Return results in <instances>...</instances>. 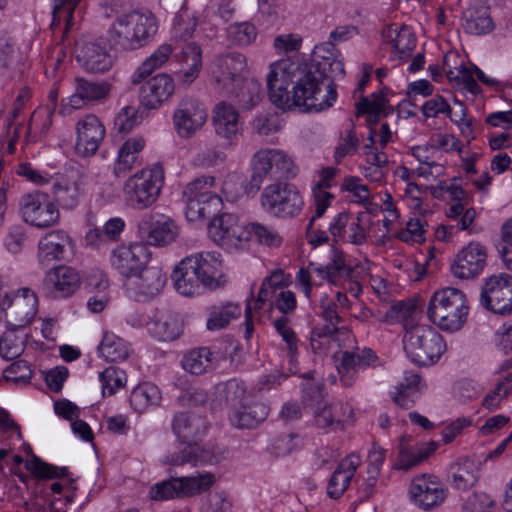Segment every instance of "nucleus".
Returning a JSON list of instances; mask_svg holds the SVG:
<instances>
[{
  "instance_id": "nucleus-25",
  "label": "nucleus",
  "mask_w": 512,
  "mask_h": 512,
  "mask_svg": "<svg viewBox=\"0 0 512 512\" xmlns=\"http://www.w3.org/2000/svg\"><path fill=\"white\" fill-rule=\"evenodd\" d=\"M208 423L205 417L180 412L176 414L172 421V430L176 437L182 442V447L190 446L194 448L198 441L205 435Z\"/></svg>"
},
{
  "instance_id": "nucleus-12",
  "label": "nucleus",
  "mask_w": 512,
  "mask_h": 512,
  "mask_svg": "<svg viewBox=\"0 0 512 512\" xmlns=\"http://www.w3.org/2000/svg\"><path fill=\"white\" fill-rule=\"evenodd\" d=\"M19 210L24 221L37 228L51 227L60 217L58 207L50 196L38 190L22 195Z\"/></svg>"
},
{
  "instance_id": "nucleus-34",
  "label": "nucleus",
  "mask_w": 512,
  "mask_h": 512,
  "mask_svg": "<svg viewBox=\"0 0 512 512\" xmlns=\"http://www.w3.org/2000/svg\"><path fill=\"white\" fill-rule=\"evenodd\" d=\"M180 49L178 60L182 64V68L177 73L178 81L184 85H190L201 70L202 51L195 42L184 43Z\"/></svg>"
},
{
  "instance_id": "nucleus-36",
  "label": "nucleus",
  "mask_w": 512,
  "mask_h": 512,
  "mask_svg": "<svg viewBox=\"0 0 512 512\" xmlns=\"http://www.w3.org/2000/svg\"><path fill=\"white\" fill-rule=\"evenodd\" d=\"M424 386L418 373L405 371L403 380L396 387L397 392L393 396V400L401 408L410 409L419 398Z\"/></svg>"
},
{
  "instance_id": "nucleus-18",
  "label": "nucleus",
  "mask_w": 512,
  "mask_h": 512,
  "mask_svg": "<svg viewBox=\"0 0 512 512\" xmlns=\"http://www.w3.org/2000/svg\"><path fill=\"white\" fill-rule=\"evenodd\" d=\"M487 257L486 246L472 241L457 253L450 266V271L457 278L474 279L486 267Z\"/></svg>"
},
{
  "instance_id": "nucleus-57",
  "label": "nucleus",
  "mask_w": 512,
  "mask_h": 512,
  "mask_svg": "<svg viewBox=\"0 0 512 512\" xmlns=\"http://www.w3.org/2000/svg\"><path fill=\"white\" fill-rule=\"evenodd\" d=\"M453 484L457 489L466 490L473 487L477 481V474L474 472L473 463L466 461L451 466Z\"/></svg>"
},
{
  "instance_id": "nucleus-52",
  "label": "nucleus",
  "mask_w": 512,
  "mask_h": 512,
  "mask_svg": "<svg viewBox=\"0 0 512 512\" xmlns=\"http://www.w3.org/2000/svg\"><path fill=\"white\" fill-rule=\"evenodd\" d=\"M197 21L187 8L182 7L173 20V38L179 42H186L192 37Z\"/></svg>"
},
{
  "instance_id": "nucleus-6",
  "label": "nucleus",
  "mask_w": 512,
  "mask_h": 512,
  "mask_svg": "<svg viewBox=\"0 0 512 512\" xmlns=\"http://www.w3.org/2000/svg\"><path fill=\"white\" fill-rule=\"evenodd\" d=\"M252 174L245 190L248 194L258 192L265 179H291L297 174V167L288 155L278 149H261L251 161Z\"/></svg>"
},
{
  "instance_id": "nucleus-33",
  "label": "nucleus",
  "mask_w": 512,
  "mask_h": 512,
  "mask_svg": "<svg viewBox=\"0 0 512 512\" xmlns=\"http://www.w3.org/2000/svg\"><path fill=\"white\" fill-rule=\"evenodd\" d=\"M360 463L356 454H350L339 463L328 482L327 493L331 498L338 499L346 491Z\"/></svg>"
},
{
  "instance_id": "nucleus-2",
  "label": "nucleus",
  "mask_w": 512,
  "mask_h": 512,
  "mask_svg": "<svg viewBox=\"0 0 512 512\" xmlns=\"http://www.w3.org/2000/svg\"><path fill=\"white\" fill-rule=\"evenodd\" d=\"M222 261L216 253L201 252L185 257L174 269L176 290L185 296L199 292L201 286L215 288L221 276Z\"/></svg>"
},
{
  "instance_id": "nucleus-39",
  "label": "nucleus",
  "mask_w": 512,
  "mask_h": 512,
  "mask_svg": "<svg viewBox=\"0 0 512 512\" xmlns=\"http://www.w3.org/2000/svg\"><path fill=\"white\" fill-rule=\"evenodd\" d=\"M182 201L185 204V216L189 222L203 221L213 217L220 211L223 204L221 198L209 200L182 197Z\"/></svg>"
},
{
  "instance_id": "nucleus-14",
  "label": "nucleus",
  "mask_w": 512,
  "mask_h": 512,
  "mask_svg": "<svg viewBox=\"0 0 512 512\" xmlns=\"http://www.w3.org/2000/svg\"><path fill=\"white\" fill-rule=\"evenodd\" d=\"M210 238L226 249H238L243 243L249 241L247 226L241 224L236 215L223 213L213 216L208 227Z\"/></svg>"
},
{
  "instance_id": "nucleus-16",
  "label": "nucleus",
  "mask_w": 512,
  "mask_h": 512,
  "mask_svg": "<svg viewBox=\"0 0 512 512\" xmlns=\"http://www.w3.org/2000/svg\"><path fill=\"white\" fill-rule=\"evenodd\" d=\"M77 62L90 73H105L114 62L107 44L100 40L81 38L75 44Z\"/></svg>"
},
{
  "instance_id": "nucleus-53",
  "label": "nucleus",
  "mask_w": 512,
  "mask_h": 512,
  "mask_svg": "<svg viewBox=\"0 0 512 512\" xmlns=\"http://www.w3.org/2000/svg\"><path fill=\"white\" fill-rule=\"evenodd\" d=\"M339 327L333 325L316 326L311 331V347L315 353H325L336 340Z\"/></svg>"
},
{
  "instance_id": "nucleus-63",
  "label": "nucleus",
  "mask_w": 512,
  "mask_h": 512,
  "mask_svg": "<svg viewBox=\"0 0 512 512\" xmlns=\"http://www.w3.org/2000/svg\"><path fill=\"white\" fill-rule=\"evenodd\" d=\"M324 393V383L321 381L308 382L303 387L302 403L305 409L314 410L317 406L327 401Z\"/></svg>"
},
{
  "instance_id": "nucleus-11",
  "label": "nucleus",
  "mask_w": 512,
  "mask_h": 512,
  "mask_svg": "<svg viewBox=\"0 0 512 512\" xmlns=\"http://www.w3.org/2000/svg\"><path fill=\"white\" fill-rule=\"evenodd\" d=\"M246 58L238 52L220 54L210 64L209 73L213 88L220 94L233 92L234 86L243 78Z\"/></svg>"
},
{
  "instance_id": "nucleus-1",
  "label": "nucleus",
  "mask_w": 512,
  "mask_h": 512,
  "mask_svg": "<svg viewBox=\"0 0 512 512\" xmlns=\"http://www.w3.org/2000/svg\"><path fill=\"white\" fill-rule=\"evenodd\" d=\"M302 71V66L279 61L271 64L267 75V90L270 101L280 109L293 106H305L307 109L321 111L325 108V99L311 87L313 78Z\"/></svg>"
},
{
  "instance_id": "nucleus-56",
  "label": "nucleus",
  "mask_w": 512,
  "mask_h": 512,
  "mask_svg": "<svg viewBox=\"0 0 512 512\" xmlns=\"http://www.w3.org/2000/svg\"><path fill=\"white\" fill-rule=\"evenodd\" d=\"M52 26L65 24L64 36L73 25V13L80 0H53Z\"/></svg>"
},
{
  "instance_id": "nucleus-22",
  "label": "nucleus",
  "mask_w": 512,
  "mask_h": 512,
  "mask_svg": "<svg viewBox=\"0 0 512 512\" xmlns=\"http://www.w3.org/2000/svg\"><path fill=\"white\" fill-rule=\"evenodd\" d=\"M409 494L411 500L425 511L437 507L446 497L443 486L437 477L427 474L416 476L412 480Z\"/></svg>"
},
{
  "instance_id": "nucleus-49",
  "label": "nucleus",
  "mask_w": 512,
  "mask_h": 512,
  "mask_svg": "<svg viewBox=\"0 0 512 512\" xmlns=\"http://www.w3.org/2000/svg\"><path fill=\"white\" fill-rule=\"evenodd\" d=\"M215 185L213 176L203 175L189 182L182 192L183 198L209 199L221 198L218 194L211 191Z\"/></svg>"
},
{
  "instance_id": "nucleus-54",
  "label": "nucleus",
  "mask_w": 512,
  "mask_h": 512,
  "mask_svg": "<svg viewBox=\"0 0 512 512\" xmlns=\"http://www.w3.org/2000/svg\"><path fill=\"white\" fill-rule=\"evenodd\" d=\"M25 350V341L15 332L8 330L0 338V356L7 361L17 359Z\"/></svg>"
},
{
  "instance_id": "nucleus-13",
  "label": "nucleus",
  "mask_w": 512,
  "mask_h": 512,
  "mask_svg": "<svg viewBox=\"0 0 512 512\" xmlns=\"http://www.w3.org/2000/svg\"><path fill=\"white\" fill-rule=\"evenodd\" d=\"M480 302L496 314H510L512 312V276L500 273L488 277L481 290Z\"/></svg>"
},
{
  "instance_id": "nucleus-35",
  "label": "nucleus",
  "mask_w": 512,
  "mask_h": 512,
  "mask_svg": "<svg viewBox=\"0 0 512 512\" xmlns=\"http://www.w3.org/2000/svg\"><path fill=\"white\" fill-rule=\"evenodd\" d=\"M233 90V92H226L223 95L233 99L242 111L252 110L263 97L261 84L254 78L243 77Z\"/></svg>"
},
{
  "instance_id": "nucleus-8",
  "label": "nucleus",
  "mask_w": 512,
  "mask_h": 512,
  "mask_svg": "<svg viewBox=\"0 0 512 512\" xmlns=\"http://www.w3.org/2000/svg\"><path fill=\"white\" fill-rule=\"evenodd\" d=\"M262 208L271 216L288 220L299 216L304 208V198L297 186L276 182L266 186L260 197Z\"/></svg>"
},
{
  "instance_id": "nucleus-45",
  "label": "nucleus",
  "mask_w": 512,
  "mask_h": 512,
  "mask_svg": "<svg viewBox=\"0 0 512 512\" xmlns=\"http://www.w3.org/2000/svg\"><path fill=\"white\" fill-rule=\"evenodd\" d=\"M436 449L437 444L435 442L422 444L413 450L401 448L393 467L396 470L407 471L423 462Z\"/></svg>"
},
{
  "instance_id": "nucleus-38",
  "label": "nucleus",
  "mask_w": 512,
  "mask_h": 512,
  "mask_svg": "<svg viewBox=\"0 0 512 512\" xmlns=\"http://www.w3.org/2000/svg\"><path fill=\"white\" fill-rule=\"evenodd\" d=\"M354 274V269L351 266L346 265L342 254L337 250H334L331 262L327 264V280L336 286H344V284L347 283L350 291H353L355 286V295H357L361 289L358 283L353 280Z\"/></svg>"
},
{
  "instance_id": "nucleus-61",
  "label": "nucleus",
  "mask_w": 512,
  "mask_h": 512,
  "mask_svg": "<svg viewBox=\"0 0 512 512\" xmlns=\"http://www.w3.org/2000/svg\"><path fill=\"white\" fill-rule=\"evenodd\" d=\"M314 416V423L318 428L325 429L333 425H340L341 419L337 412V406L327 401L311 411Z\"/></svg>"
},
{
  "instance_id": "nucleus-32",
  "label": "nucleus",
  "mask_w": 512,
  "mask_h": 512,
  "mask_svg": "<svg viewBox=\"0 0 512 512\" xmlns=\"http://www.w3.org/2000/svg\"><path fill=\"white\" fill-rule=\"evenodd\" d=\"M110 91L111 84L106 81L92 82L77 78L75 93L69 98V104L73 109H80L88 102L106 99Z\"/></svg>"
},
{
  "instance_id": "nucleus-5",
  "label": "nucleus",
  "mask_w": 512,
  "mask_h": 512,
  "mask_svg": "<svg viewBox=\"0 0 512 512\" xmlns=\"http://www.w3.org/2000/svg\"><path fill=\"white\" fill-rule=\"evenodd\" d=\"M158 29L151 14L132 12L113 23L109 34L113 43L123 50H135L147 45Z\"/></svg>"
},
{
  "instance_id": "nucleus-46",
  "label": "nucleus",
  "mask_w": 512,
  "mask_h": 512,
  "mask_svg": "<svg viewBox=\"0 0 512 512\" xmlns=\"http://www.w3.org/2000/svg\"><path fill=\"white\" fill-rule=\"evenodd\" d=\"M161 398L158 387L146 382L133 389L130 395V404L135 411L142 413L151 406H158Z\"/></svg>"
},
{
  "instance_id": "nucleus-60",
  "label": "nucleus",
  "mask_w": 512,
  "mask_h": 512,
  "mask_svg": "<svg viewBox=\"0 0 512 512\" xmlns=\"http://www.w3.org/2000/svg\"><path fill=\"white\" fill-rule=\"evenodd\" d=\"M103 395H113L117 389L124 387L127 381L126 374L117 367L110 366L100 373Z\"/></svg>"
},
{
  "instance_id": "nucleus-44",
  "label": "nucleus",
  "mask_w": 512,
  "mask_h": 512,
  "mask_svg": "<svg viewBox=\"0 0 512 512\" xmlns=\"http://www.w3.org/2000/svg\"><path fill=\"white\" fill-rule=\"evenodd\" d=\"M98 351L100 356L106 361L118 362L128 358L130 348L124 339L114 333L106 332L98 347Z\"/></svg>"
},
{
  "instance_id": "nucleus-27",
  "label": "nucleus",
  "mask_w": 512,
  "mask_h": 512,
  "mask_svg": "<svg viewBox=\"0 0 512 512\" xmlns=\"http://www.w3.org/2000/svg\"><path fill=\"white\" fill-rule=\"evenodd\" d=\"M175 91L173 78L165 73H160L140 87V101L147 109H158L167 101Z\"/></svg>"
},
{
  "instance_id": "nucleus-50",
  "label": "nucleus",
  "mask_w": 512,
  "mask_h": 512,
  "mask_svg": "<svg viewBox=\"0 0 512 512\" xmlns=\"http://www.w3.org/2000/svg\"><path fill=\"white\" fill-rule=\"evenodd\" d=\"M220 397L229 406L230 411L237 409L241 404L251 398V396L247 394L245 384L237 379H231L222 386Z\"/></svg>"
},
{
  "instance_id": "nucleus-40",
  "label": "nucleus",
  "mask_w": 512,
  "mask_h": 512,
  "mask_svg": "<svg viewBox=\"0 0 512 512\" xmlns=\"http://www.w3.org/2000/svg\"><path fill=\"white\" fill-rule=\"evenodd\" d=\"M219 359L220 357L215 356L209 348L201 347L193 349L184 355L182 367L191 374L201 375L214 368Z\"/></svg>"
},
{
  "instance_id": "nucleus-10",
  "label": "nucleus",
  "mask_w": 512,
  "mask_h": 512,
  "mask_svg": "<svg viewBox=\"0 0 512 512\" xmlns=\"http://www.w3.org/2000/svg\"><path fill=\"white\" fill-rule=\"evenodd\" d=\"M211 472L197 473L195 476L173 477L152 486L150 498L155 501L195 496L207 491L215 483Z\"/></svg>"
},
{
  "instance_id": "nucleus-51",
  "label": "nucleus",
  "mask_w": 512,
  "mask_h": 512,
  "mask_svg": "<svg viewBox=\"0 0 512 512\" xmlns=\"http://www.w3.org/2000/svg\"><path fill=\"white\" fill-rule=\"evenodd\" d=\"M183 323L176 315H167L153 324V334L161 341H173L182 333Z\"/></svg>"
},
{
  "instance_id": "nucleus-20",
  "label": "nucleus",
  "mask_w": 512,
  "mask_h": 512,
  "mask_svg": "<svg viewBox=\"0 0 512 512\" xmlns=\"http://www.w3.org/2000/svg\"><path fill=\"white\" fill-rule=\"evenodd\" d=\"M136 278L128 281L125 286L129 297L136 301H147L163 290L167 277L160 267L144 266Z\"/></svg>"
},
{
  "instance_id": "nucleus-23",
  "label": "nucleus",
  "mask_w": 512,
  "mask_h": 512,
  "mask_svg": "<svg viewBox=\"0 0 512 512\" xmlns=\"http://www.w3.org/2000/svg\"><path fill=\"white\" fill-rule=\"evenodd\" d=\"M75 151L81 157L94 155L105 137V128L99 118L93 114L86 115L76 125Z\"/></svg>"
},
{
  "instance_id": "nucleus-28",
  "label": "nucleus",
  "mask_w": 512,
  "mask_h": 512,
  "mask_svg": "<svg viewBox=\"0 0 512 512\" xmlns=\"http://www.w3.org/2000/svg\"><path fill=\"white\" fill-rule=\"evenodd\" d=\"M377 356L370 348L355 351L341 352L340 360L337 364V371L340 381L344 386H352L357 379V370L366 368L376 362Z\"/></svg>"
},
{
  "instance_id": "nucleus-41",
  "label": "nucleus",
  "mask_w": 512,
  "mask_h": 512,
  "mask_svg": "<svg viewBox=\"0 0 512 512\" xmlns=\"http://www.w3.org/2000/svg\"><path fill=\"white\" fill-rule=\"evenodd\" d=\"M462 27L465 32L473 35H482L492 31L493 22L485 7H469L462 16Z\"/></svg>"
},
{
  "instance_id": "nucleus-17",
  "label": "nucleus",
  "mask_w": 512,
  "mask_h": 512,
  "mask_svg": "<svg viewBox=\"0 0 512 512\" xmlns=\"http://www.w3.org/2000/svg\"><path fill=\"white\" fill-rule=\"evenodd\" d=\"M208 113L202 103L193 98H184L173 112V126L180 138L194 136L206 123Z\"/></svg>"
},
{
  "instance_id": "nucleus-30",
  "label": "nucleus",
  "mask_w": 512,
  "mask_h": 512,
  "mask_svg": "<svg viewBox=\"0 0 512 512\" xmlns=\"http://www.w3.org/2000/svg\"><path fill=\"white\" fill-rule=\"evenodd\" d=\"M212 123L217 136L232 145L240 135L239 113L225 101L219 102L212 112Z\"/></svg>"
},
{
  "instance_id": "nucleus-9",
  "label": "nucleus",
  "mask_w": 512,
  "mask_h": 512,
  "mask_svg": "<svg viewBox=\"0 0 512 512\" xmlns=\"http://www.w3.org/2000/svg\"><path fill=\"white\" fill-rule=\"evenodd\" d=\"M403 344L407 356L419 366L434 364L445 351L442 336L428 325L408 330L404 335Z\"/></svg>"
},
{
  "instance_id": "nucleus-15",
  "label": "nucleus",
  "mask_w": 512,
  "mask_h": 512,
  "mask_svg": "<svg viewBox=\"0 0 512 512\" xmlns=\"http://www.w3.org/2000/svg\"><path fill=\"white\" fill-rule=\"evenodd\" d=\"M150 257L151 252L143 243L120 245L112 250L110 264L119 275L130 279L138 275Z\"/></svg>"
},
{
  "instance_id": "nucleus-26",
  "label": "nucleus",
  "mask_w": 512,
  "mask_h": 512,
  "mask_svg": "<svg viewBox=\"0 0 512 512\" xmlns=\"http://www.w3.org/2000/svg\"><path fill=\"white\" fill-rule=\"evenodd\" d=\"M71 239L62 230H53L45 234L38 244V261L43 267L54 261L65 260L71 250Z\"/></svg>"
},
{
  "instance_id": "nucleus-37",
  "label": "nucleus",
  "mask_w": 512,
  "mask_h": 512,
  "mask_svg": "<svg viewBox=\"0 0 512 512\" xmlns=\"http://www.w3.org/2000/svg\"><path fill=\"white\" fill-rule=\"evenodd\" d=\"M145 146L143 137H132L127 139L118 151V157L114 165V174L116 177H124L132 170L137 163L139 154Z\"/></svg>"
},
{
  "instance_id": "nucleus-3",
  "label": "nucleus",
  "mask_w": 512,
  "mask_h": 512,
  "mask_svg": "<svg viewBox=\"0 0 512 512\" xmlns=\"http://www.w3.org/2000/svg\"><path fill=\"white\" fill-rule=\"evenodd\" d=\"M337 50L331 41L316 45L313 50V64L302 66V71L313 78L311 87L326 101L325 108L333 105L337 92L333 79L344 76V64L338 59Z\"/></svg>"
},
{
  "instance_id": "nucleus-48",
  "label": "nucleus",
  "mask_w": 512,
  "mask_h": 512,
  "mask_svg": "<svg viewBox=\"0 0 512 512\" xmlns=\"http://www.w3.org/2000/svg\"><path fill=\"white\" fill-rule=\"evenodd\" d=\"M240 315L241 308L237 303L227 302L218 306L214 305L207 320V328L209 330L223 329L232 319L238 318Z\"/></svg>"
},
{
  "instance_id": "nucleus-42",
  "label": "nucleus",
  "mask_w": 512,
  "mask_h": 512,
  "mask_svg": "<svg viewBox=\"0 0 512 512\" xmlns=\"http://www.w3.org/2000/svg\"><path fill=\"white\" fill-rule=\"evenodd\" d=\"M421 315L418 303L415 300H404L392 305L385 314V319H395L403 322V326L408 332L413 327H419L417 324Z\"/></svg>"
},
{
  "instance_id": "nucleus-4",
  "label": "nucleus",
  "mask_w": 512,
  "mask_h": 512,
  "mask_svg": "<svg viewBox=\"0 0 512 512\" xmlns=\"http://www.w3.org/2000/svg\"><path fill=\"white\" fill-rule=\"evenodd\" d=\"M469 306L465 294L453 287L436 291L427 308L430 321L443 331L460 330L466 323Z\"/></svg>"
},
{
  "instance_id": "nucleus-43",
  "label": "nucleus",
  "mask_w": 512,
  "mask_h": 512,
  "mask_svg": "<svg viewBox=\"0 0 512 512\" xmlns=\"http://www.w3.org/2000/svg\"><path fill=\"white\" fill-rule=\"evenodd\" d=\"M54 201L63 209H74L80 202L81 189L76 181L62 179L52 186Z\"/></svg>"
},
{
  "instance_id": "nucleus-31",
  "label": "nucleus",
  "mask_w": 512,
  "mask_h": 512,
  "mask_svg": "<svg viewBox=\"0 0 512 512\" xmlns=\"http://www.w3.org/2000/svg\"><path fill=\"white\" fill-rule=\"evenodd\" d=\"M269 413L268 407L252 397L240 405L237 409L230 411V423L238 429H253L263 422Z\"/></svg>"
},
{
  "instance_id": "nucleus-55",
  "label": "nucleus",
  "mask_w": 512,
  "mask_h": 512,
  "mask_svg": "<svg viewBox=\"0 0 512 512\" xmlns=\"http://www.w3.org/2000/svg\"><path fill=\"white\" fill-rule=\"evenodd\" d=\"M285 285V274L282 270L278 269L271 273L270 276L266 277L261 285L258 293V297L255 303V308L260 309L262 305L270 301L273 294L277 289H282Z\"/></svg>"
},
{
  "instance_id": "nucleus-24",
  "label": "nucleus",
  "mask_w": 512,
  "mask_h": 512,
  "mask_svg": "<svg viewBox=\"0 0 512 512\" xmlns=\"http://www.w3.org/2000/svg\"><path fill=\"white\" fill-rule=\"evenodd\" d=\"M38 299L29 288L19 289L13 296L9 295L7 317L9 324L15 328L24 327L34 319L37 313Z\"/></svg>"
},
{
  "instance_id": "nucleus-47",
  "label": "nucleus",
  "mask_w": 512,
  "mask_h": 512,
  "mask_svg": "<svg viewBox=\"0 0 512 512\" xmlns=\"http://www.w3.org/2000/svg\"><path fill=\"white\" fill-rule=\"evenodd\" d=\"M172 54V47L168 44H163L155 50L150 57H148L134 72L132 76V83L139 84L146 77L150 76L152 72L160 68Z\"/></svg>"
},
{
  "instance_id": "nucleus-59",
  "label": "nucleus",
  "mask_w": 512,
  "mask_h": 512,
  "mask_svg": "<svg viewBox=\"0 0 512 512\" xmlns=\"http://www.w3.org/2000/svg\"><path fill=\"white\" fill-rule=\"evenodd\" d=\"M256 35L255 26L249 22L233 23L227 28L228 39L236 45H249L255 40Z\"/></svg>"
},
{
  "instance_id": "nucleus-19",
  "label": "nucleus",
  "mask_w": 512,
  "mask_h": 512,
  "mask_svg": "<svg viewBox=\"0 0 512 512\" xmlns=\"http://www.w3.org/2000/svg\"><path fill=\"white\" fill-rule=\"evenodd\" d=\"M138 231L147 244L165 246L178 236V227L173 219L164 214H146L138 224Z\"/></svg>"
},
{
  "instance_id": "nucleus-64",
  "label": "nucleus",
  "mask_w": 512,
  "mask_h": 512,
  "mask_svg": "<svg viewBox=\"0 0 512 512\" xmlns=\"http://www.w3.org/2000/svg\"><path fill=\"white\" fill-rule=\"evenodd\" d=\"M473 71V69L462 65L455 70L447 71V77L450 81H455L457 84L463 85L464 89L472 95H477L481 92V87L475 80Z\"/></svg>"
},
{
  "instance_id": "nucleus-29",
  "label": "nucleus",
  "mask_w": 512,
  "mask_h": 512,
  "mask_svg": "<svg viewBox=\"0 0 512 512\" xmlns=\"http://www.w3.org/2000/svg\"><path fill=\"white\" fill-rule=\"evenodd\" d=\"M225 452V449L219 446H209L203 449H199L197 445L194 448L184 446L179 451L167 456L166 462L173 466L217 464L224 458Z\"/></svg>"
},
{
  "instance_id": "nucleus-7",
  "label": "nucleus",
  "mask_w": 512,
  "mask_h": 512,
  "mask_svg": "<svg viewBox=\"0 0 512 512\" xmlns=\"http://www.w3.org/2000/svg\"><path fill=\"white\" fill-rule=\"evenodd\" d=\"M164 182L160 165L142 169L130 176L123 186L126 203L134 209H145L156 202Z\"/></svg>"
},
{
  "instance_id": "nucleus-58",
  "label": "nucleus",
  "mask_w": 512,
  "mask_h": 512,
  "mask_svg": "<svg viewBox=\"0 0 512 512\" xmlns=\"http://www.w3.org/2000/svg\"><path fill=\"white\" fill-rule=\"evenodd\" d=\"M26 468L36 477L42 479H54L67 475L66 467H58L42 461L33 455L31 460L27 461Z\"/></svg>"
},
{
  "instance_id": "nucleus-62",
  "label": "nucleus",
  "mask_w": 512,
  "mask_h": 512,
  "mask_svg": "<svg viewBox=\"0 0 512 512\" xmlns=\"http://www.w3.org/2000/svg\"><path fill=\"white\" fill-rule=\"evenodd\" d=\"M393 48L394 57H397L399 60H403L408 58L414 48L416 47V38L413 33L407 29L402 28L396 35L395 39H393Z\"/></svg>"
},
{
  "instance_id": "nucleus-21",
  "label": "nucleus",
  "mask_w": 512,
  "mask_h": 512,
  "mask_svg": "<svg viewBox=\"0 0 512 512\" xmlns=\"http://www.w3.org/2000/svg\"><path fill=\"white\" fill-rule=\"evenodd\" d=\"M80 284V275L74 268L60 265L46 273L42 286L47 297L59 299L74 294Z\"/></svg>"
}]
</instances>
